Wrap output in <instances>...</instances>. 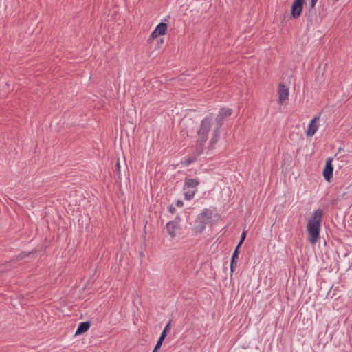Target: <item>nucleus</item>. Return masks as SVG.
<instances>
[{
  "mask_svg": "<svg viewBox=\"0 0 352 352\" xmlns=\"http://www.w3.org/2000/svg\"><path fill=\"white\" fill-rule=\"evenodd\" d=\"M289 88L281 84L278 87V103L282 104L289 98Z\"/></svg>",
  "mask_w": 352,
  "mask_h": 352,
  "instance_id": "nucleus-10",
  "label": "nucleus"
},
{
  "mask_svg": "<svg viewBox=\"0 0 352 352\" xmlns=\"http://www.w3.org/2000/svg\"><path fill=\"white\" fill-rule=\"evenodd\" d=\"M213 116L208 114L201 122L200 127L197 131V139L196 142V154L185 157L183 161V165L188 166L195 162L197 157L200 155L204 149V145L208 137V133L212 128Z\"/></svg>",
  "mask_w": 352,
  "mask_h": 352,
  "instance_id": "nucleus-1",
  "label": "nucleus"
},
{
  "mask_svg": "<svg viewBox=\"0 0 352 352\" xmlns=\"http://www.w3.org/2000/svg\"><path fill=\"white\" fill-rule=\"evenodd\" d=\"M158 36H160V34H158L157 32L155 31V30H154L152 33L150 35V37L148 39V43H151L154 38H155L156 37H157Z\"/></svg>",
  "mask_w": 352,
  "mask_h": 352,
  "instance_id": "nucleus-15",
  "label": "nucleus"
},
{
  "mask_svg": "<svg viewBox=\"0 0 352 352\" xmlns=\"http://www.w3.org/2000/svg\"><path fill=\"white\" fill-rule=\"evenodd\" d=\"M321 114L319 113L316 116L309 122L307 129L306 131V135L307 137H312L315 135L318 129L319 125L317 124L320 118Z\"/></svg>",
  "mask_w": 352,
  "mask_h": 352,
  "instance_id": "nucleus-7",
  "label": "nucleus"
},
{
  "mask_svg": "<svg viewBox=\"0 0 352 352\" xmlns=\"http://www.w3.org/2000/svg\"><path fill=\"white\" fill-rule=\"evenodd\" d=\"M246 237V231H243L241 234V239L239 242V243L237 244V245L240 246L242 245V243H243Z\"/></svg>",
  "mask_w": 352,
  "mask_h": 352,
  "instance_id": "nucleus-17",
  "label": "nucleus"
},
{
  "mask_svg": "<svg viewBox=\"0 0 352 352\" xmlns=\"http://www.w3.org/2000/svg\"><path fill=\"white\" fill-rule=\"evenodd\" d=\"M322 219V210H316L309 218L307 225V238L312 245L316 244L320 239V223Z\"/></svg>",
  "mask_w": 352,
  "mask_h": 352,
  "instance_id": "nucleus-2",
  "label": "nucleus"
},
{
  "mask_svg": "<svg viewBox=\"0 0 352 352\" xmlns=\"http://www.w3.org/2000/svg\"><path fill=\"white\" fill-rule=\"evenodd\" d=\"M211 218V212L208 209H204L197 217L196 220L197 230L201 232L206 227V224L210 221Z\"/></svg>",
  "mask_w": 352,
  "mask_h": 352,
  "instance_id": "nucleus-5",
  "label": "nucleus"
},
{
  "mask_svg": "<svg viewBox=\"0 0 352 352\" xmlns=\"http://www.w3.org/2000/svg\"><path fill=\"white\" fill-rule=\"evenodd\" d=\"M239 248L240 246L239 245H236L233 254H232V259H234V260H236L238 259L239 258Z\"/></svg>",
  "mask_w": 352,
  "mask_h": 352,
  "instance_id": "nucleus-14",
  "label": "nucleus"
},
{
  "mask_svg": "<svg viewBox=\"0 0 352 352\" xmlns=\"http://www.w3.org/2000/svg\"><path fill=\"white\" fill-rule=\"evenodd\" d=\"M159 349H160V348H157V346L155 345V348H154V349H153V352H157V350H158Z\"/></svg>",
  "mask_w": 352,
  "mask_h": 352,
  "instance_id": "nucleus-21",
  "label": "nucleus"
},
{
  "mask_svg": "<svg viewBox=\"0 0 352 352\" xmlns=\"http://www.w3.org/2000/svg\"><path fill=\"white\" fill-rule=\"evenodd\" d=\"M90 326H91V323L89 321L80 322L76 331L75 335L76 336L80 335V334H82V333L87 331L89 330Z\"/></svg>",
  "mask_w": 352,
  "mask_h": 352,
  "instance_id": "nucleus-11",
  "label": "nucleus"
},
{
  "mask_svg": "<svg viewBox=\"0 0 352 352\" xmlns=\"http://www.w3.org/2000/svg\"><path fill=\"white\" fill-rule=\"evenodd\" d=\"M170 322H169L164 327V330L162 332H164L165 333V336H166V332L170 329Z\"/></svg>",
  "mask_w": 352,
  "mask_h": 352,
  "instance_id": "nucleus-19",
  "label": "nucleus"
},
{
  "mask_svg": "<svg viewBox=\"0 0 352 352\" xmlns=\"http://www.w3.org/2000/svg\"><path fill=\"white\" fill-rule=\"evenodd\" d=\"M176 206H178V207H182L183 206V201H177V203H176Z\"/></svg>",
  "mask_w": 352,
  "mask_h": 352,
  "instance_id": "nucleus-20",
  "label": "nucleus"
},
{
  "mask_svg": "<svg viewBox=\"0 0 352 352\" xmlns=\"http://www.w3.org/2000/svg\"><path fill=\"white\" fill-rule=\"evenodd\" d=\"M236 266V260L231 259L230 262V274H232L234 267Z\"/></svg>",
  "mask_w": 352,
  "mask_h": 352,
  "instance_id": "nucleus-16",
  "label": "nucleus"
},
{
  "mask_svg": "<svg viewBox=\"0 0 352 352\" xmlns=\"http://www.w3.org/2000/svg\"><path fill=\"white\" fill-rule=\"evenodd\" d=\"M166 336H165V333L164 332H162L157 342V344H156V346H157V348H160L162 344V342L165 338Z\"/></svg>",
  "mask_w": 352,
  "mask_h": 352,
  "instance_id": "nucleus-13",
  "label": "nucleus"
},
{
  "mask_svg": "<svg viewBox=\"0 0 352 352\" xmlns=\"http://www.w3.org/2000/svg\"><path fill=\"white\" fill-rule=\"evenodd\" d=\"M116 166H117L118 168L120 169V163L119 162L117 163Z\"/></svg>",
  "mask_w": 352,
  "mask_h": 352,
  "instance_id": "nucleus-22",
  "label": "nucleus"
},
{
  "mask_svg": "<svg viewBox=\"0 0 352 352\" xmlns=\"http://www.w3.org/2000/svg\"><path fill=\"white\" fill-rule=\"evenodd\" d=\"M305 0H294L291 7V14L294 19L298 18L303 10Z\"/></svg>",
  "mask_w": 352,
  "mask_h": 352,
  "instance_id": "nucleus-6",
  "label": "nucleus"
},
{
  "mask_svg": "<svg viewBox=\"0 0 352 352\" xmlns=\"http://www.w3.org/2000/svg\"><path fill=\"white\" fill-rule=\"evenodd\" d=\"M199 181L197 179L186 178L183 190L184 195L186 200H191L193 199L197 191Z\"/></svg>",
  "mask_w": 352,
  "mask_h": 352,
  "instance_id": "nucleus-4",
  "label": "nucleus"
},
{
  "mask_svg": "<svg viewBox=\"0 0 352 352\" xmlns=\"http://www.w3.org/2000/svg\"><path fill=\"white\" fill-rule=\"evenodd\" d=\"M232 111L231 109L221 108L219 110V114L215 118L212 120V126L214 124V129L212 130V137L207 146L208 151H212L214 148L215 144L217 143L220 137V129L223 124L225 119L231 116ZM213 116L214 115L211 113Z\"/></svg>",
  "mask_w": 352,
  "mask_h": 352,
  "instance_id": "nucleus-3",
  "label": "nucleus"
},
{
  "mask_svg": "<svg viewBox=\"0 0 352 352\" xmlns=\"http://www.w3.org/2000/svg\"><path fill=\"white\" fill-rule=\"evenodd\" d=\"M155 31L157 32L160 35H164L167 30V24L164 22L160 23L155 28Z\"/></svg>",
  "mask_w": 352,
  "mask_h": 352,
  "instance_id": "nucleus-12",
  "label": "nucleus"
},
{
  "mask_svg": "<svg viewBox=\"0 0 352 352\" xmlns=\"http://www.w3.org/2000/svg\"><path fill=\"white\" fill-rule=\"evenodd\" d=\"M332 162L333 159L329 157L326 161L325 166L323 170L324 178L328 182H330L333 178V166L332 164Z\"/></svg>",
  "mask_w": 352,
  "mask_h": 352,
  "instance_id": "nucleus-9",
  "label": "nucleus"
},
{
  "mask_svg": "<svg viewBox=\"0 0 352 352\" xmlns=\"http://www.w3.org/2000/svg\"><path fill=\"white\" fill-rule=\"evenodd\" d=\"M174 210V208H170V211L172 212Z\"/></svg>",
  "mask_w": 352,
  "mask_h": 352,
  "instance_id": "nucleus-23",
  "label": "nucleus"
},
{
  "mask_svg": "<svg viewBox=\"0 0 352 352\" xmlns=\"http://www.w3.org/2000/svg\"><path fill=\"white\" fill-rule=\"evenodd\" d=\"M166 227L168 234L170 236L171 239H174L176 236L177 232L181 228L179 221L177 220L168 222Z\"/></svg>",
  "mask_w": 352,
  "mask_h": 352,
  "instance_id": "nucleus-8",
  "label": "nucleus"
},
{
  "mask_svg": "<svg viewBox=\"0 0 352 352\" xmlns=\"http://www.w3.org/2000/svg\"><path fill=\"white\" fill-rule=\"evenodd\" d=\"M318 0H311V2L309 3V12H311V10L315 8L316 4L318 2Z\"/></svg>",
  "mask_w": 352,
  "mask_h": 352,
  "instance_id": "nucleus-18",
  "label": "nucleus"
}]
</instances>
